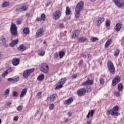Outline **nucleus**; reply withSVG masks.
<instances>
[{"instance_id":"1","label":"nucleus","mask_w":124,"mask_h":124,"mask_svg":"<svg viewBox=\"0 0 124 124\" xmlns=\"http://www.w3.org/2000/svg\"><path fill=\"white\" fill-rule=\"evenodd\" d=\"M93 80H87L85 82L82 84V86H85L84 88H83L77 91V93L79 96H82V95H85L86 93H90L92 91V88L91 86H89L90 85H93Z\"/></svg>"},{"instance_id":"2","label":"nucleus","mask_w":124,"mask_h":124,"mask_svg":"<svg viewBox=\"0 0 124 124\" xmlns=\"http://www.w3.org/2000/svg\"><path fill=\"white\" fill-rule=\"evenodd\" d=\"M83 8H84V2L81 1L77 4L75 8V15L76 18H78L80 17V13L83 10Z\"/></svg>"},{"instance_id":"3","label":"nucleus","mask_w":124,"mask_h":124,"mask_svg":"<svg viewBox=\"0 0 124 124\" xmlns=\"http://www.w3.org/2000/svg\"><path fill=\"white\" fill-rule=\"evenodd\" d=\"M11 34L12 35L11 37V40L13 38V36H18V31L17 30V26L16 24L12 22L10 28Z\"/></svg>"},{"instance_id":"4","label":"nucleus","mask_w":124,"mask_h":124,"mask_svg":"<svg viewBox=\"0 0 124 124\" xmlns=\"http://www.w3.org/2000/svg\"><path fill=\"white\" fill-rule=\"evenodd\" d=\"M118 111H119V106H115L113 109L108 110L107 114H110L111 116H120V113Z\"/></svg>"},{"instance_id":"5","label":"nucleus","mask_w":124,"mask_h":124,"mask_svg":"<svg viewBox=\"0 0 124 124\" xmlns=\"http://www.w3.org/2000/svg\"><path fill=\"white\" fill-rule=\"evenodd\" d=\"M108 67L109 71L112 74H115V71H116V69L115 68V66H114V64L111 61H109L108 62Z\"/></svg>"},{"instance_id":"6","label":"nucleus","mask_w":124,"mask_h":124,"mask_svg":"<svg viewBox=\"0 0 124 124\" xmlns=\"http://www.w3.org/2000/svg\"><path fill=\"white\" fill-rule=\"evenodd\" d=\"M115 4L119 7V8H124V0H114Z\"/></svg>"},{"instance_id":"7","label":"nucleus","mask_w":124,"mask_h":124,"mask_svg":"<svg viewBox=\"0 0 124 124\" xmlns=\"http://www.w3.org/2000/svg\"><path fill=\"white\" fill-rule=\"evenodd\" d=\"M66 81V78H61V79L58 83V86L56 87V90H60V89H62V85L65 83Z\"/></svg>"},{"instance_id":"8","label":"nucleus","mask_w":124,"mask_h":124,"mask_svg":"<svg viewBox=\"0 0 124 124\" xmlns=\"http://www.w3.org/2000/svg\"><path fill=\"white\" fill-rule=\"evenodd\" d=\"M61 16H62V13H61V11L57 10L53 13V18L54 20L57 21L61 18Z\"/></svg>"},{"instance_id":"9","label":"nucleus","mask_w":124,"mask_h":124,"mask_svg":"<svg viewBox=\"0 0 124 124\" xmlns=\"http://www.w3.org/2000/svg\"><path fill=\"white\" fill-rule=\"evenodd\" d=\"M41 71L44 73H48L49 71V66L46 63H44L41 68Z\"/></svg>"},{"instance_id":"10","label":"nucleus","mask_w":124,"mask_h":124,"mask_svg":"<svg viewBox=\"0 0 124 124\" xmlns=\"http://www.w3.org/2000/svg\"><path fill=\"white\" fill-rule=\"evenodd\" d=\"M31 73V69H28L24 71L23 76L25 79H27Z\"/></svg>"},{"instance_id":"11","label":"nucleus","mask_w":124,"mask_h":124,"mask_svg":"<svg viewBox=\"0 0 124 124\" xmlns=\"http://www.w3.org/2000/svg\"><path fill=\"white\" fill-rule=\"evenodd\" d=\"M43 33H44V30L43 29H38L36 33V37H41Z\"/></svg>"},{"instance_id":"12","label":"nucleus","mask_w":124,"mask_h":124,"mask_svg":"<svg viewBox=\"0 0 124 124\" xmlns=\"http://www.w3.org/2000/svg\"><path fill=\"white\" fill-rule=\"evenodd\" d=\"M57 97H58V95L56 94H52L49 97H47V100L48 101H54L55 99H57Z\"/></svg>"},{"instance_id":"13","label":"nucleus","mask_w":124,"mask_h":124,"mask_svg":"<svg viewBox=\"0 0 124 124\" xmlns=\"http://www.w3.org/2000/svg\"><path fill=\"white\" fill-rule=\"evenodd\" d=\"M121 81V78L119 77V76L116 77L114 79L112 80V86H116L119 82Z\"/></svg>"},{"instance_id":"14","label":"nucleus","mask_w":124,"mask_h":124,"mask_svg":"<svg viewBox=\"0 0 124 124\" xmlns=\"http://www.w3.org/2000/svg\"><path fill=\"white\" fill-rule=\"evenodd\" d=\"M12 63L16 66L20 63V60L19 58H14L12 61Z\"/></svg>"},{"instance_id":"15","label":"nucleus","mask_w":124,"mask_h":124,"mask_svg":"<svg viewBox=\"0 0 124 124\" xmlns=\"http://www.w3.org/2000/svg\"><path fill=\"white\" fill-rule=\"evenodd\" d=\"M18 43H19V39H16L12 41V42L10 43L9 46L10 47H14V46H15V45H17Z\"/></svg>"},{"instance_id":"16","label":"nucleus","mask_w":124,"mask_h":124,"mask_svg":"<svg viewBox=\"0 0 124 124\" xmlns=\"http://www.w3.org/2000/svg\"><path fill=\"white\" fill-rule=\"evenodd\" d=\"M46 20V15H45L44 14H42L41 16V18L40 17H37L36 19V20L38 21H45Z\"/></svg>"},{"instance_id":"17","label":"nucleus","mask_w":124,"mask_h":124,"mask_svg":"<svg viewBox=\"0 0 124 124\" xmlns=\"http://www.w3.org/2000/svg\"><path fill=\"white\" fill-rule=\"evenodd\" d=\"M78 36H79V31H74L72 34V38H77Z\"/></svg>"},{"instance_id":"18","label":"nucleus","mask_w":124,"mask_h":124,"mask_svg":"<svg viewBox=\"0 0 124 124\" xmlns=\"http://www.w3.org/2000/svg\"><path fill=\"white\" fill-rule=\"evenodd\" d=\"M27 92H28V88H25L23 89L21 93L20 97H24V96L27 94Z\"/></svg>"},{"instance_id":"19","label":"nucleus","mask_w":124,"mask_h":124,"mask_svg":"<svg viewBox=\"0 0 124 124\" xmlns=\"http://www.w3.org/2000/svg\"><path fill=\"white\" fill-rule=\"evenodd\" d=\"M104 20H105V19L104 17H99L97 21V26H98V27H100V25L103 23Z\"/></svg>"},{"instance_id":"20","label":"nucleus","mask_w":124,"mask_h":124,"mask_svg":"<svg viewBox=\"0 0 124 124\" xmlns=\"http://www.w3.org/2000/svg\"><path fill=\"white\" fill-rule=\"evenodd\" d=\"M73 102V98L70 97L68 99L65 101L64 103L67 105H69V104H71Z\"/></svg>"},{"instance_id":"21","label":"nucleus","mask_w":124,"mask_h":124,"mask_svg":"<svg viewBox=\"0 0 124 124\" xmlns=\"http://www.w3.org/2000/svg\"><path fill=\"white\" fill-rule=\"evenodd\" d=\"M17 50L20 52H24L26 50V47L23 45H20L19 47L17 48Z\"/></svg>"},{"instance_id":"22","label":"nucleus","mask_w":124,"mask_h":124,"mask_svg":"<svg viewBox=\"0 0 124 124\" xmlns=\"http://www.w3.org/2000/svg\"><path fill=\"white\" fill-rule=\"evenodd\" d=\"M123 24L121 23H118L116 25V30L117 31H121V29L123 28Z\"/></svg>"},{"instance_id":"23","label":"nucleus","mask_w":124,"mask_h":124,"mask_svg":"<svg viewBox=\"0 0 124 124\" xmlns=\"http://www.w3.org/2000/svg\"><path fill=\"white\" fill-rule=\"evenodd\" d=\"M24 34H29L30 33V29L29 28H25L23 30Z\"/></svg>"},{"instance_id":"24","label":"nucleus","mask_w":124,"mask_h":124,"mask_svg":"<svg viewBox=\"0 0 124 124\" xmlns=\"http://www.w3.org/2000/svg\"><path fill=\"white\" fill-rule=\"evenodd\" d=\"M78 41L79 42H87L88 39H86V37H82L78 39Z\"/></svg>"},{"instance_id":"25","label":"nucleus","mask_w":124,"mask_h":124,"mask_svg":"<svg viewBox=\"0 0 124 124\" xmlns=\"http://www.w3.org/2000/svg\"><path fill=\"white\" fill-rule=\"evenodd\" d=\"M20 7H21V10H22V11H27V10H28V8H29L28 5H24L22 6H20Z\"/></svg>"},{"instance_id":"26","label":"nucleus","mask_w":124,"mask_h":124,"mask_svg":"<svg viewBox=\"0 0 124 124\" xmlns=\"http://www.w3.org/2000/svg\"><path fill=\"white\" fill-rule=\"evenodd\" d=\"M111 42H112L111 39L108 40L105 44V48H107V47H108L110 46Z\"/></svg>"},{"instance_id":"27","label":"nucleus","mask_w":124,"mask_h":124,"mask_svg":"<svg viewBox=\"0 0 124 124\" xmlns=\"http://www.w3.org/2000/svg\"><path fill=\"white\" fill-rule=\"evenodd\" d=\"M37 80H38V81H42L43 80H44V75L41 74L37 78Z\"/></svg>"},{"instance_id":"28","label":"nucleus","mask_w":124,"mask_h":124,"mask_svg":"<svg viewBox=\"0 0 124 124\" xmlns=\"http://www.w3.org/2000/svg\"><path fill=\"white\" fill-rule=\"evenodd\" d=\"M118 88L119 92H123V89H124V86H123V84L122 83L118 84Z\"/></svg>"},{"instance_id":"29","label":"nucleus","mask_w":124,"mask_h":124,"mask_svg":"<svg viewBox=\"0 0 124 124\" xmlns=\"http://www.w3.org/2000/svg\"><path fill=\"white\" fill-rule=\"evenodd\" d=\"M71 12H70V8L69 7L67 6L66 9V15H69Z\"/></svg>"},{"instance_id":"30","label":"nucleus","mask_w":124,"mask_h":124,"mask_svg":"<svg viewBox=\"0 0 124 124\" xmlns=\"http://www.w3.org/2000/svg\"><path fill=\"white\" fill-rule=\"evenodd\" d=\"M9 5V2L8 1H5L3 2L2 7H7Z\"/></svg>"},{"instance_id":"31","label":"nucleus","mask_w":124,"mask_h":124,"mask_svg":"<svg viewBox=\"0 0 124 124\" xmlns=\"http://www.w3.org/2000/svg\"><path fill=\"white\" fill-rule=\"evenodd\" d=\"M65 53L63 51H61L59 53V56L60 59H62V58H63V56L65 55Z\"/></svg>"},{"instance_id":"32","label":"nucleus","mask_w":124,"mask_h":124,"mask_svg":"<svg viewBox=\"0 0 124 124\" xmlns=\"http://www.w3.org/2000/svg\"><path fill=\"white\" fill-rule=\"evenodd\" d=\"M91 40L92 42H95V41H97V40H98V38L95 37H93L91 39Z\"/></svg>"},{"instance_id":"33","label":"nucleus","mask_w":124,"mask_h":124,"mask_svg":"<svg viewBox=\"0 0 124 124\" xmlns=\"http://www.w3.org/2000/svg\"><path fill=\"white\" fill-rule=\"evenodd\" d=\"M16 12H22V11H23L22 10V8L21 7V6L16 8Z\"/></svg>"},{"instance_id":"34","label":"nucleus","mask_w":124,"mask_h":124,"mask_svg":"<svg viewBox=\"0 0 124 124\" xmlns=\"http://www.w3.org/2000/svg\"><path fill=\"white\" fill-rule=\"evenodd\" d=\"M8 73H9L8 71L6 70V71L5 72H4L2 74V77L3 78H4L5 77V76H6V75H7V74H8Z\"/></svg>"},{"instance_id":"35","label":"nucleus","mask_w":124,"mask_h":124,"mask_svg":"<svg viewBox=\"0 0 124 124\" xmlns=\"http://www.w3.org/2000/svg\"><path fill=\"white\" fill-rule=\"evenodd\" d=\"M120 54V50L117 49L114 52V56L115 57H118L119 56V54Z\"/></svg>"},{"instance_id":"36","label":"nucleus","mask_w":124,"mask_h":124,"mask_svg":"<svg viewBox=\"0 0 124 124\" xmlns=\"http://www.w3.org/2000/svg\"><path fill=\"white\" fill-rule=\"evenodd\" d=\"M0 40H1L2 43H5V42H6V41L5 37H4V36L2 35L1 38L0 39Z\"/></svg>"},{"instance_id":"37","label":"nucleus","mask_w":124,"mask_h":124,"mask_svg":"<svg viewBox=\"0 0 124 124\" xmlns=\"http://www.w3.org/2000/svg\"><path fill=\"white\" fill-rule=\"evenodd\" d=\"M13 96H14L15 97H17V96H18V92L16 91H14L13 92Z\"/></svg>"},{"instance_id":"38","label":"nucleus","mask_w":124,"mask_h":124,"mask_svg":"<svg viewBox=\"0 0 124 124\" xmlns=\"http://www.w3.org/2000/svg\"><path fill=\"white\" fill-rule=\"evenodd\" d=\"M54 108H55V105L53 104L50 105L49 109H50V110H53V109H54Z\"/></svg>"},{"instance_id":"39","label":"nucleus","mask_w":124,"mask_h":124,"mask_svg":"<svg viewBox=\"0 0 124 124\" xmlns=\"http://www.w3.org/2000/svg\"><path fill=\"white\" fill-rule=\"evenodd\" d=\"M42 94V92H38V93H37V97H38V98H41Z\"/></svg>"},{"instance_id":"40","label":"nucleus","mask_w":124,"mask_h":124,"mask_svg":"<svg viewBox=\"0 0 124 124\" xmlns=\"http://www.w3.org/2000/svg\"><path fill=\"white\" fill-rule=\"evenodd\" d=\"M16 23L17 25H21V24H22V21L20 19H17Z\"/></svg>"},{"instance_id":"41","label":"nucleus","mask_w":124,"mask_h":124,"mask_svg":"<svg viewBox=\"0 0 124 124\" xmlns=\"http://www.w3.org/2000/svg\"><path fill=\"white\" fill-rule=\"evenodd\" d=\"M22 109H23V106H19L17 108L18 111H22Z\"/></svg>"},{"instance_id":"42","label":"nucleus","mask_w":124,"mask_h":124,"mask_svg":"<svg viewBox=\"0 0 124 124\" xmlns=\"http://www.w3.org/2000/svg\"><path fill=\"white\" fill-rule=\"evenodd\" d=\"M39 56H41L42 57H43L44 55H45V51H42L40 53H39Z\"/></svg>"},{"instance_id":"43","label":"nucleus","mask_w":124,"mask_h":124,"mask_svg":"<svg viewBox=\"0 0 124 124\" xmlns=\"http://www.w3.org/2000/svg\"><path fill=\"white\" fill-rule=\"evenodd\" d=\"M100 83L101 85H104V79L103 78H101L100 79Z\"/></svg>"},{"instance_id":"44","label":"nucleus","mask_w":124,"mask_h":124,"mask_svg":"<svg viewBox=\"0 0 124 124\" xmlns=\"http://www.w3.org/2000/svg\"><path fill=\"white\" fill-rule=\"evenodd\" d=\"M4 47H5V48H8V46H9L8 44H6V42L2 43Z\"/></svg>"},{"instance_id":"45","label":"nucleus","mask_w":124,"mask_h":124,"mask_svg":"<svg viewBox=\"0 0 124 124\" xmlns=\"http://www.w3.org/2000/svg\"><path fill=\"white\" fill-rule=\"evenodd\" d=\"M14 82H18L19 81V77L14 78Z\"/></svg>"},{"instance_id":"46","label":"nucleus","mask_w":124,"mask_h":124,"mask_svg":"<svg viewBox=\"0 0 124 124\" xmlns=\"http://www.w3.org/2000/svg\"><path fill=\"white\" fill-rule=\"evenodd\" d=\"M7 81L8 82H12L13 81H14V78H9L7 79Z\"/></svg>"},{"instance_id":"47","label":"nucleus","mask_w":124,"mask_h":124,"mask_svg":"<svg viewBox=\"0 0 124 124\" xmlns=\"http://www.w3.org/2000/svg\"><path fill=\"white\" fill-rule=\"evenodd\" d=\"M9 93H10V90H9V89H7L5 91V93H6V94H9Z\"/></svg>"},{"instance_id":"48","label":"nucleus","mask_w":124,"mask_h":124,"mask_svg":"<svg viewBox=\"0 0 124 124\" xmlns=\"http://www.w3.org/2000/svg\"><path fill=\"white\" fill-rule=\"evenodd\" d=\"M106 26H107V27H109V26H110V21L108 20V21L106 22Z\"/></svg>"},{"instance_id":"49","label":"nucleus","mask_w":124,"mask_h":124,"mask_svg":"<svg viewBox=\"0 0 124 124\" xmlns=\"http://www.w3.org/2000/svg\"><path fill=\"white\" fill-rule=\"evenodd\" d=\"M64 27V26L63 25V23H61L59 25V28H61V29H62Z\"/></svg>"},{"instance_id":"50","label":"nucleus","mask_w":124,"mask_h":124,"mask_svg":"<svg viewBox=\"0 0 124 124\" xmlns=\"http://www.w3.org/2000/svg\"><path fill=\"white\" fill-rule=\"evenodd\" d=\"M90 114H91V117H93V114H94V110H92Z\"/></svg>"},{"instance_id":"51","label":"nucleus","mask_w":124,"mask_h":124,"mask_svg":"<svg viewBox=\"0 0 124 124\" xmlns=\"http://www.w3.org/2000/svg\"><path fill=\"white\" fill-rule=\"evenodd\" d=\"M115 95L117 96H120V91L115 92Z\"/></svg>"},{"instance_id":"52","label":"nucleus","mask_w":124,"mask_h":124,"mask_svg":"<svg viewBox=\"0 0 124 124\" xmlns=\"http://www.w3.org/2000/svg\"><path fill=\"white\" fill-rule=\"evenodd\" d=\"M14 120L15 121H18V116H16L14 117Z\"/></svg>"},{"instance_id":"53","label":"nucleus","mask_w":124,"mask_h":124,"mask_svg":"<svg viewBox=\"0 0 124 124\" xmlns=\"http://www.w3.org/2000/svg\"><path fill=\"white\" fill-rule=\"evenodd\" d=\"M59 57V54H58V53H55L54 54V58L55 59H57V58H58Z\"/></svg>"},{"instance_id":"54","label":"nucleus","mask_w":124,"mask_h":124,"mask_svg":"<svg viewBox=\"0 0 124 124\" xmlns=\"http://www.w3.org/2000/svg\"><path fill=\"white\" fill-rule=\"evenodd\" d=\"M87 58H88V59L89 60H91V58H92V56H91V55H90V54H88Z\"/></svg>"},{"instance_id":"55","label":"nucleus","mask_w":124,"mask_h":124,"mask_svg":"<svg viewBox=\"0 0 124 124\" xmlns=\"http://www.w3.org/2000/svg\"><path fill=\"white\" fill-rule=\"evenodd\" d=\"M72 78H73V79H76V78H77V75H73V76H72Z\"/></svg>"},{"instance_id":"56","label":"nucleus","mask_w":124,"mask_h":124,"mask_svg":"<svg viewBox=\"0 0 124 124\" xmlns=\"http://www.w3.org/2000/svg\"><path fill=\"white\" fill-rule=\"evenodd\" d=\"M79 64H80V65H81V64H83V60H80L79 61Z\"/></svg>"},{"instance_id":"57","label":"nucleus","mask_w":124,"mask_h":124,"mask_svg":"<svg viewBox=\"0 0 124 124\" xmlns=\"http://www.w3.org/2000/svg\"><path fill=\"white\" fill-rule=\"evenodd\" d=\"M82 58H83V59H86L87 58V55L82 54Z\"/></svg>"},{"instance_id":"58","label":"nucleus","mask_w":124,"mask_h":124,"mask_svg":"<svg viewBox=\"0 0 124 124\" xmlns=\"http://www.w3.org/2000/svg\"><path fill=\"white\" fill-rule=\"evenodd\" d=\"M68 116H69V117H71V116H72V114H71V112H68Z\"/></svg>"},{"instance_id":"59","label":"nucleus","mask_w":124,"mask_h":124,"mask_svg":"<svg viewBox=\"0 0 124 124\" xmlns=\"http://www.w3.org/2000/svg\"><path fill=\"white\" fill-rule=\"evenodd\" d=\"M65 123H67V122L69 121V120L68 118H66L64 120Z\"/></svg>"},{"instance_id":"60","label":"nucleus","mask_w":124,"mask_h":124,"mask_svg":"<svg viewBox=\"0 0 124 124\" xmlns=\"http://www.w3.org/2000/svg\"><path fill=\"white\" fill-rule=\"evenodd\" d=\"M90 115H91V112H89L88 115H87V118H90Z\"/></svg>"},{"instance_id":"61","label":"nucleus","mask_w":124,"mask_h":124,"mask_svg":"<svg viewBox=\"0 0 124 124\" xmlns=\"http://www.w3.org/2000/svg\"><path fill=\"white\" fill-rule=\"evenodd\" d=\"M11 104H12V103L9 102L8 104H7V105H8V106H10V105H11Z\"/></svg>"},{"instance_id":"62","label":"nucleus","mask_w":124,"mask_h":124,"mask_svg":"<svg viewBox=\"0 0 124 124\" xmlns=\"http://www.w3.org/2000/svg\"><path fill=\"white\" fill-rule=\"evenodd\" d=\"M51 3V2L50 1H49V2H48V3H47L46 4V6H49V5H50V4Z\"/></svg>"},{"instance_id":"63","label":"nucleus","mask_w":124,"mask_h":124,"mask_svg":"<svg viewBox=\"0 0 124 124\" xmlns=\"http://www.w3.org/2000/svg\"><path fill=\"white\" fill-rule=\"evenodd\" d=\"M87 124H92V121H88L87 122Z\"/></svg>"},{"instance_id":"64","label":"nucleus","mask_w":124,"mask_h":124,"mask_svg":"<svg viewBox=\"0 0 124 124\" xmlns=\"http://www.w3.org/2000/svg\"><path fill=\"white\" fill-rule=\"evenodd\" d=\"M39 112H40V108H38V109H37V113H39Z\"/></svg>"}]
</instances>
